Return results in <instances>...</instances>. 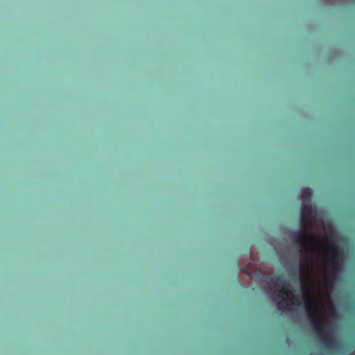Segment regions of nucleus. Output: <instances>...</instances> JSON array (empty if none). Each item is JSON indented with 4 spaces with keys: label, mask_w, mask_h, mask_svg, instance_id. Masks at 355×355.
I'll return each mask as SVG.
<instances>
[{
    "label": "nucleus",
    "mask_w": 355,
    "mask_h": 355,
    "mask_svg": "<svg viewBox=\"0 0 355 355\" xmlns=\"http://www.w3.org/2000/svg\"><path fill=\"white\" fill-rule=\"evenodd\" d=\"M313 220L310 200H304L301 208V223L303 230L293 232L292 237L295 242L300 245L302 252L304 254L305 263L308 266L313 264V251L315 244L320 240L319 236L307 230V225L311 224Z\"/></svg>",
    "instance_id": "nucleus-1"
},
{
    "label": "nucleus",
    "mask_w": 355,
    "mask_h": 355,
    "mask_svg": "<svg viewBox=\"0 0 355 355\" xmlns=\"http://www.w3.org/2000/svg\"><path fill=\"white\" fill-rule=\"evenodd\" d=\"M305 309L316 336L327 348L329 349H337L338 347V343L335 340L333 335L324 329L323 322L319 318L314 304L307 300L305 303Z\"/></svg>",
    "instance_id": "nucleus-2"
},
{
    "label": "nucleus",
    "mask_w": 355,
    "mask_h": 355,
    "mask_svg": "<svg viewBox=\"0 0 355 355\" xmlns=\"http://www.w3.org/2000/svg\"><path fill=\"white\" fill-rule=\"evenodd\" d=\"M327 248L333 254V257L329 262L330 270L327 274V279L334 282L342 267L343 252L340 246L334 241L327 242Z\"/></svg>",
    "instance_id": "nucleus-3"
},
{
    "label": "nucleus",
    "mask_w": 355,
    "mask_h": 355,
    "mask_svg": "<svg viewBox=\"0 0 355 355\" xmlns=\"http://www.w3.org/2000/svg\"><path fill=\"white\" fill-rule=\"evenodd\" d=\"M271 282L277 287L279 293L283 296L282 302L286 301V298L293 295V290L292 289V286L289 283L285 281L283 274L273 277L271 279Z\"/></svg>",
    "instance_id": "nucleus-4"
},
{
    "label": "nucleus",
    "mask_w": 355,
    "mask_h": 355,
    "mask_svg": "<svg viewBox=\"0 0 355 355\" xmlns=\"http://www.w3.org/2000/svg\"><path fill=\"white\" fill-rule=\"evenodd\" d=\"M301 192L302 196L305 197H310L313 194V191L309 187L302 189Z\"/></svg>",
    "instance_id": "nucleus-5"
},
{
    "label": "nucleus",
    "mask_w": 355,
    "mask_h": 355,
    "mask_svg": "<svg viewBox=\"0 0 355 355\" xmlns=\"http://www.w3.org/2000/svg\"><path fill=\"white\" fill-rule=\"evenodd\" d=\"M277 306L279 309H282V302H279L277 304Z\"/></svg>",
    "instance_id": "nucleus-6"
},
{
    "label": "nucleus",
    "mask_w": 355,
    "mask_h": 355,
    "mask_svg": "<svg viewBox=\"0 0 355 355\" xmlns=\"http://www.w3.org/2000/svg\"><path fill=\"white\" fill-rule=\"evenodd\" d=\"M298 278H299V279H300V272L298 275Z\"/></svg>",
    "instance_id": "nucleus-7"
}]
</instances>
